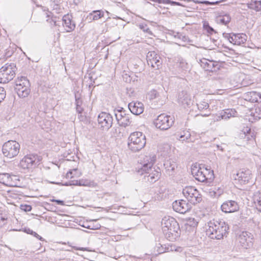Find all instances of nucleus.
I'll use <instances>...</instances> for the list:
<instances>
[{"label":"nucleus","mask_w":261,"mask_h":261,"mask_svg":"<svg viewBox=\"0 0 261 261\" xmlns=\"http://www.w3.org/2000/svg\"><path fill=\"white\" fill-rule=\"evenodd\" d=\"M156 161V156L154 154L146 155L138 167V172L140 174L145 173V179L150 183H153L160 177V173L152 167Z\"/></svg>","instance_id":"f257e3e1"},{"label":"nucleus","mask_w":261,"mask_h":261,"mask_svg":"<svg viewBox=\"0 0 261 261\" xmlns=\"http://www.w3.org/2000/svg\"><path fill=\"white\" fill-rule=\"evenodd\" d=\"M207 233L212 239L220 240L228 233L229 226L223 221L213 220L208 223Z\"/></svg>","instance_id":"f03ea898"},{"label":"nucleus","mask_w":261,"mask_h":261,"mask_svg":"<svg viewBox=\"0 0 261 261\" xmlns=\"http://www.w3.org/2000/svg\"><path fill=\"white\" fill-rule=\"evenodd\" d=\"M162 226L166 237L171 241L175 240L179 235V226L176 220L165 217L162 219Z\"/></svg>","instance_id":"7ed1b4c3"},{"label":"nucleus","mask_w":261,"mask_h":261,"mask_svg":"<svg viewBox=\"0 0 261 261\" xmlns=\"http://www.w3.org/2000/svg\"><path fill=\"white\" fill-rule=\"evenodd\" d=\"M191 172L195 179L200 182H211L214 178L213 171L205 167L204 165L192 166Z\"/></svg>","instance_id":"20e7f679"},{"label":"nucleus","mask_w":261,"mask_h":261,"mask_svg":"<svg viewBox=\"0 0 261 261\" xmlns=\"http://www.w3.org/2000/svg\"><path fill=\"white\" fill-rule=\"evenodd\" d=\"M146 137L142 132L132 133L128 138V147L133 152H138L143 149L146 144Z\"/></svg>","instance_id":"39448f33"},{"label":"nucleus","mask_w":261,"mask_h":261,"mask_svg":"<svg viewBox=\"0 0 261 261\" xmlns=\"http://www.w3.org/2000/svg\"><path fill=\"white\" fill-rule=\"evenodd\" d=\"M16 66L13 63L6 64L0 69V83L6 84L15 75Z\"/></svg>","instance_id":"423d86ee"},{"label":"nucleus","mask_w":261,"mask_h":261,"mask_svg":"<svg viewBox=\"0 0 261 261\" xmlns=\"http://www.w3.org/2000/svg\"><path fill=\"white\" fill-rule=\"evenodd\" d=\"M19 150V144L16 141L13 140H9L5 143L2 147L3 154L10 159L17 155Z\"/></svg>","instance_id":"0eeeda50"},{"label":"nucleus","mask_w":261,"mask_h":261,"mask_svg":"<svg viewBox=\"0 0 261 261\" xmlns=\"http://www.w3.org/2000/svg\"><path fill=\"white\" fill-rule=\"evenodd\" d=\"M182 194L188 201L192 204H196L202 200L201 195L194 187H186L183 189Z\"/></svg>","instance_id":"6e6552de"},{"label":"nucleus","mask_w":261,"mask_h":261,"mask_svg":"<svg viewBox=\"0 0 261 261\" xmlns=\"http://www.w3.org/2000/svg\"><path fill=\"white\" fill-rule=\"evenodd\" d=\"M41 159V157L37 154L27 155L20 161L19 167L23 169H32L39 164Z\"/></svg>","instance_id":"1a4fd4ad"},{"label":"nucleus","mask_w":261,"mask_h":261,"mask_svg":"<svg viewBox=\"0 0 261 261\" xmlns=\"http://www.w3.org/2000/svg\"><path fill=\"white\" fill-rule=\"evenodd\" d=\"M173 122L172 118L170 116L162 114L158 116L154 121V124L158 128L167 130L173 125Z\"/></svg>","instance_id":"9d476101"},{"label":"nucleus","mask_w":261,"mask_h":261,"mask_svg":"<svg viewBox=\"0 0 261 261\" xmlns=\"http://www.w3.org/2000/svg\"><path fill=\"white\" fill-rule=\"evenodd\" d=\"M97 120L103 130H108L112 126L113 119L109 113L101 112L99 114Z\"/></svg>","instance_id":"9b49d317"},{"label":"nucleus","mask_w":261,"mask_h":261,"mask_svg":"<svg viewBox=\"0 0 261 261\" xmlns=\"http://www.w3.org/2000/svg\"><path fill=\"white\" fill-rule=\"evenodd\" d=\"M147 64L149 66L156 69H159L162 65V60L160 55L155 51H149L146 56Z\"/></svg>","instance_id":"f8f14e48"},{"label":"nucleus","mask_w":261,"mask_h":261,"mask_svg":"<svg viewBox=\"0 0 261 261\" xmlns=\"http://www.w3.org/2000/svg\"><path fill=\"white\" fill-rule=\"evenodd\" d=\"M200 66L206 71L215 72L220 69V65L218 62L209 60L205 58L200 60Z\"/></svg>","instance_id":"ddd939ff"},{"label":"nucleus","mask_w":261,"mask_h":261,"mask_svg":"<svg viewBox=\"0 0 261 261\" xmlns=\"http://www.w3.org/2000/svg\"><path fill=\"white\" fill-rule=\"evenodd\" d=\"M225 37L227 38L230 43L239 45L245 43L247 38L246 35L243 33L226 34Z\"/></svg>","instance_id":"4468645a"},{"label":"nucleus","mask_w":261,"mask_h":261,"mask_svg":"<svg viewBox=\"0 0 261 261\" xmlns=\"http://www.w3.org/2000/svg\"><path fill=\"white\" fill-rule=\"evenodd\" d=\"M172 207L175 211L180 214H185L191 208V205L184 200L175 201L172 203Z\"/></svg>","instance_id":"2eb2a0df"},{"label":"nucleus","mask_w":261,"mask_h":261,"mask_svg":"<svg viewBox=\"0 0 261 261\" xmlns=\"http://www.w3.org/2000/svg\"><path fill=\"white\" fill-rule=\"evenodd\" d=\"M251 178V171L249 169H242L239 171L234 177L235 180H238L241 184L248 183Z\"/></svg>","instance_id":"dca6fc26"},{"label":"nucleus","mask_w":261,"mask_h":261,"mask_svg":"<svg viewBox=\"0 0 261 261\" xmlns=\"http://www.w3.org/2000/svg\"><path fill=\"white\" fill-rule=\"evenodd\" d=\"M178 102L184 107H189L192 103L191 95L186 91H181L177 96Z\"/></svg>","instance_id":"f3484780"},{"label":"nucleus","mask_w":261,"mask_h":261,"mask_svg":"<svg viewBox=\"0 0 261 261\" xmlns=\"http://www.w3.org/2000/svg\"><path fill=\"white\" fill-rule=\"evenodd\" d=\"M222 211L225 213H232L239 210V207L237 202L233 200H228L221 205Z\"/></svg>","instance_id":"a211bd4d"},{"label":"nucleus","mask_w":261,"mask_h":261,"mask_svg":"<svg viewBox=\"0 0 261 261\" xmlns=\"http://www.w3.org/2000/svg\"><path fill=\"white\" fill-rule=\"evenodd\" d=\"M164 166L167 174L169 175H173L175 169L177 168L176 160L172 158L166 160L164 163Z\"/></svg>","instance_id":"6ab92c4d"},{"label":"nucleus","mask_w":261,"mask_h":261,"mask_svg":"<svg viewBox=\"0 0 261 261\" xmlns=\"http://www.w3.org/2000/svg\"><path fill=\"white\" fill-rule=\"evenodd\" d=\"M130 111L136 115L142 114L144 111L143 104L139 101H132L128 105Z\"/></svg>","instance_id":"aec40b11"},{"label":"nucleus","mask_w":261,"mask_h":261,"mask_svg":"<svg viewBox=\"0 0 261 261\" xmlns=\"http://www.w3.org/2000/svg\"><path fill=\"white\" fill-rule=\"evenodd\" d=\"M252 239L251 233L247 231L242 232L239 236L238 240L242 247L247 248L249 247Z\"/></svg>","instance_id":"412c9836"},{"label":"nucleus","mask_w":261,"mask_h":261,"mask_svg":"<svg viewBox=\"0 0 261 261\" xmlns=\"http://www.w3.org/2000/svg\"><path fill=\"white\" fill-rule=\"evenodd\" d=\"M63 25L65 28L67 32H70L73 31L75 28V24L72 20L70 15H65L62 18Z\"/></svg>","instance_id":"4be33fe9"},{"label":"nucleus","mask_w":261,"mask_h":261,"mask_svg":"<svg viewBox=\"0 0 261 261\" xmlns=\"http://www.w3.org/2000/svg\"><path fill=\"white\" fill-rule=\"evenodd\" d=\"M16 177L15 176H11L8 173L0 174V182L4 185L9 187L14 186V182L13 178Z\"/></svg>","instance_id":"5701e85b"},{"label":"nucleus","mask_w":261,"mask_h":261,"mask_svg":"<svg viewBox=\"0 0 261 261\" xmlns=\"http://www.w3.org/2000/svg\"><path fill=\"white\" fill-rule=\"evenodd\" d=\"M15 91L19 97L25 98L28 97L30 93V86H28V84H25V86L24 87L19 86L18 87H15Z\"/></svg>","instance_id":"b1692460"},{"label":"nucleus","mask_w":261,"mask_h":261,"mask_svg":"<svg viewBox=\"0 0 261 261\" xmlns=\"http://www.w3.org/2000/svg\"><path fill=\"white\" fill-rule=\"evenodd\" d=\"M237 111L233 109H227L222 110L220 112V117L222 119L227 120L231 117H233L236 116Z\"/></svg>","instance_id":"393cba45"},{"label":"nucleus","mask_w":261,"mask_h":261,"mask_svg":"<svg viewBox=\"0 0 261 261\" xmlns=\"http://www.w3.org/2000/svg\"><path fill=\"white\" fill-rule=\"evenodd\" d=\"M104 16V12L102 10H94L89 13L87 18L91 20H97Z\"/></svg>","instance_id":"a878e982"},{"label":"nucleus","mask_w":261,"mask_h":261,"mask_svg":"<svg viewBox=\"0 0 261 261\" xmlns=\"http://www.w3.org/2000/svg\"><path fill=\"white\" fill-rule=\"evenodd\" d=\"M25 83H27L26 84H28V86H31L29 81L26 77L22 76L18 77L15 81V87H18L19 86L20 87H24L25 86Z\"/></svg>","instance_id":"bb28decb"},{"label":"nucleus","mask_w":261,"mask_h":261,"mask_svg":"<svg viewBox=\"0 0 261 261\" xmlns=\"http://www.w3.org/2000/svg\"><path fill=\"white\" fill-rule=\"evenodd\" d=\"M176 136L177 138L179 140L189 142V139H190L191 135L189 131L185 130L180 133V134L176 135Z\"/></svg>","instance_id":"cd10ccee"},{"label":"nucleus","mask_w":261,"mask_h":261,"mask_svg":"<svg viewBox=\"0 0 261 261\" xmlns=\"http://www.w3.org/2000/svg\"><path fill=\"white\" fill-rule=\"evenodd\" d=\"M253 201L256 209L261 212V193H256L253 197Z\"/></svg>","instance_id":"c85d7f7f"},{"label":"nucleus","mask_w":261,"mask_h":261,"mask_svg":"<svg viewBox=\"0 0 261 261\" xmlns=\"http://www.w3.org/2000/svg\"><path fill=\"white\" fill-rule=\"evenodd\" d=\"M132 123L130 115L127 114L118 123L120 126L126 127Z\"/></svg>","instance_id":"c756f323"},{"label":"nucleus","mask_w":261,"mask_h":261,"mask_svg":"<svg viewBox=\"0 0 261 261\" xmlns=\"http://www.w3.org/2000/svg\"><path fill=\"white\" fill-rule=\"evenodd\" d=\"M251 116L253 117V120H256L261 118V108L257 107L254 110H251Z\"/></svg>","instance_id":"7c9ffc66"},{"label":"nucleus","mask_w":261,"mask_h":261,"mask_svg":"<svg viewBox=\"0 0 261 261\" xmlns=\"http://www.w3.org/2000/svg\"><path fill=\"white\" fill-rule=\"evenodd\" d=\"M248 7L249 9L254 10L256 11H259L261 10V2L252 1L248 4Z\"/></svg>","instance_id":"2f4dec72"},{"label":"nucleus","mask_w":261,"mask_h":261,"mask_svg":"<svg viewBox=\"0 0 261 261\" xmlns=\"http://www.w3.org/2000/svg\"><path fill=\"white\" fill-rule=\"evenodd\" d=\"M114 114L116 119L118 123L127 114L125 111L123 110V108L120 110H114Z\"/></svg>","instance_id":"473e14b6"},{"label":"nucleus","mask_w":261,"mask_h":261,"mask_svg":"<svg viewBox=\"0 0 261 261\" xmlns=\"http://www.w3.org/2000/svg\"><path fill=\"white\" fill-rule=\"evenodd\" d=\"M231 20V18L228 14H225L223 16H220L217 18V21L220 23L224 25L228 24Z\"/></svg>","instance_id":"72a5a7b5"},{"label":"nucleus","mask_w":261,"mask_h":261,"mask_svg":"<svg viewBox=\"0 0 261 261\" xmlns=\"http://www.w3.org/2000/svg\"><path fill=\"white\" fill-rule=\"evenodd\" d=\"M158 248L157 251L159 254H161L165 252H169L171 251H173L172 247L171 246L169 247H166V245H164V246L161 245L160 244H158V246H156Z\"/></svg>","instance_id":"f704fd0d"},{"label":"nucleus","mask_w":261,"mask_h":261,"mask_svg":"<svg viewBox=\"0 0 261 261\" xmlns=\"http://www.w3.org/2000/svg\"><path fill=\"white\" fill-rule=\"evenodd\" d=\"M149 98L150 99H154L158 97H162V96L160 95L159 92L154 89L151 90L148 93ZM163 97L164 98L166 97V95L163 93Z\"/></svg>","instance_id":"c9c22d12"},{"label":"nucleus","mask_w":261,"mask_h":261,"mask_svg":"<svg viewBox=\"0 0 261 261\" xmlns=\"http://www.w3.org/2000/svg\"><path fill=\"white\" fill-rule=\"evenodd\" d=\"M243 132L245 138H246L247 140H250L251 138H254L255 137L254 132L250 128H246L243 130Z\"/></svg>","instance_id":"e433bc0d"},{"label":"nucleus","mask_w":261,"mask_h":261,"mask_svg":"<svg viewBox=\"0 0 261 261\" xmlns=\"http://www.w3.org/2000/svg\"><path fill=\"white\" fill-rule=\"evenodd\" d=\"M201 116L203 117L211 116V124H212V122L218 121L222 119V118H221V117H220V113L219 114H213L212 115H211V113H210L208 114H201Z\"/></svg>","instance_id":"4c0bfd02"},{"label":"nucleus","mask_w":261,"mask_h":261,"mask_svg":"<svg viewBox=\"0 0 261 261\" xmlns=\"http://www.w3.org/2000/svg\"><path fill=\"white\" fill-rule=\"evenodd\" d=\"M178 66L182 70L187 71L189 69V65L183 59H179L178 60Z\"/></svg>","instance_id":"58836bf2"},{"label":"nucleus","mask_w":261,"mask_h":261,"mask_svg":"<svg viewBox=\"0 0 261 261\" xmlns=\"http://www.w3.org/2000/svg\"><path fill=\"white\" fill-rule=\"evenodd\" d=\"M193 1L196 4H205L206 5H215L219 4L222 1H215V2H209L207 1H200L193 0Z\"/></svg>","instance_id":"ea45409f"},{"label":"nucleus","mask_w":261,"mask_h":261,"mask_svg":"<svg viewBox=\"0 0 261 261\" xmlns=\"http://www.w3.org/2000/svg\"><path fill=\"white\" fill-rule=\"evenodd\" d=\"M197 108L199 111L206 110L209 108L208 103L205 101H201L197 103Z\"/></svg>","instance_id":"a19ab883"},{"label":"nucleus","mask_w":261,"mask_h":261,"mask_svg":"<svg viewBox=\"0 0 261 261\" xmlns=\"http://www.w3.org/2000/svg\"><path fill=\"white\" fill-rule=\"evenodd\" d=\"M7 224V217L0 213V228Z\"/></svg>","instance_id":"79ce46f5"},{"label":"nucleus","mask_w":261,"mask_h":261,"mask_svg":"<svg viewBox=\"0 0 261 261\" xmlns=\"http://www.w3.org/2000/svg\"><path fill=\"white\" fill-rule=\"evenodd\" d=\"M139 27L144 32L148 33L149 35H152L151 31L146 24L141 23L139 24Z\"/></svg>","instance_id":"37998d69"},{"label":"nucleus","mask_w":261,"mask_h":261,"mask_svg":"<svg viewBox=\"0 0 261 261\" xmlns=\"http://www.w3.org/2000/svg\"><path fill=\"white\" fill-rule=\"evenodd\" d=\"M6 91L4 88L0 87V103L6 97Z\"/></svg>","instance_id":"c03bdc74"},{"label":"nucleus","mask_w":261,"mask_h":261,"mask_svg":"<svg viewBox=\"0 0 261 261\" xmlns=\"http://www.w3.org/2000/svg\"><path fill=\"white\" fill-rule=\"evenodd\" d=\"M78 184L80 186H89L90 185L89 182L86 180H80Z\"/></svg>","instance_id":"a18cd8bd"},{"label":"nucleus","mask_w":261,"mask_h":261,"mask_svg":"<svg viewBox=\"0 0 261 261\" xmlns=\"http://www.w3.org/2000/svg\"><path fill=\"white\" fill-rule=\"evenodd\" d=\"M21 209L25 212H30L32 210V207L30 205H21Z\"/></svg>","instance_id":"49530a36"},{"label":"nucleus","mask_w":261,"mask_h":261,"mask_svg":"<svg viewBox=\"0 0 261 261\" xmlns=\"http://www.w3.org/2000/svg\"><path fill=\"white\" fill-rule=\"evenodd\" d=\"M167 2H168V4H170L171 5H173V6L177 5V6H184L183 5H182L181 4H180L179 2L172 1H170V0H168Z\"/></svg>","instance_id":"de8ad7c7"},{"label":"nucleus","mask_w":261,"mask_h":261,"mask_svg":"<svg viewBox=\"0 0 261 261\" xmlns=\"http://www.w3.org/2000/svg\"><path fill=\"white\" fill-rule=\"evenodd\" d=\"M75 105L76 106L79 107V106H81L82 103V100L80 98H77L76 95L75 96Z\"/></svg>","instance_id":"09e8293b"},{"label":"nucleus","mask_w":261,"mask_h":261,"mask_svg":"<svg viewBox=\"0 0 261 261\" xmlns=\"http://www.w3.org/2000/svg\"><path fill=\"white\" fill-rule=\"evenodd\" d=\"M46 21H48L51 25H58V24H57V21L53 18H51V19L48 18L46 20Z\"/></svg>","instance_id":"8fccbe9b"},{"label":"nucleus","mask_w":261,"mask_h":261,"mask_svg":"<svg viewBox=\"0 0 261 261\" xmlns=\"http://www.w3.org/2000/svg\"><path fill=\"white\" fill-rule=\"evenodd\" d=\"M77 170V169H74L73 170H70L69 171H68L67 173V176L69 177H70L71 178L73 177V175H72L73 174V172H76V171Z\"/></svg>","instance_id":"3c124183"},{"label":"nucleus","mask_w":261,"mask_h":261,"mask_svg":"<svg viewBox=\"0 0 261 261\" xmlns=\"http://www.w3.org/2000/svg\"><path fill=\"white\" fill-rule=\"evenodd\" d=\"M50 201L52 202H55L58 204H59V205H64V201L62 200H61L52 199V200H50Z\"/></svg>","instance_id":"603ef678"},{"label":"nucleus","mask_w":261,"mask_h":261,"mask_svg":"<svg viewBox=\"0 0 261 261\" xmlns=\"http://www.w3.org/2000/svg\"><path fill=\"white\" fill-rule=\"evenodd\" d=\"M206 30H207V32L210 33V34H212L213 32H215V31L213 29V28H212L211 27H210L208 25H207V27L206 28Z\"/></svg>","instance_id":"864d4df0"},{"label":"nucleus","mask_w":261,"mask_h":261,"mask_svg":"<svg viewBox=\"0 0 261 261\" xmlns=\"http://www.w3.org/2000/svg\"><path fill=\"white\" fill-rule=\"evenodd\" d=\"M76 110L78 113L81 114L83 111V109L81 107V106H79V107L76 106Z\"/></svg>","instance_id":"5fc2aeb1"},{"label":"nucleus","mask_w":261,"mask_h":261,"mask_svg":"<svg viewBox=\"0 0 261 261\" xmlns=\"http://www.w3.org/2000/svg\"><path fill=\"white\" fill-rule=\"evenodd\" d=\"M32 235H33L34 237L38 238L40 240H43V238L35 231H34L33 234Z\"/></svg>","instance_id":"6e6d98bb"},{"label":"nucleus","mask_w":261,"mask_h":261,"mask_svg":"<svg viewBox=\"0 0 261 261\" xmlns=\"http://www.w3.org/2000/svg\"><path fill=\"white\" fill-rule=\"evenodd\" d=\"M71 186H79V180H72L70 181Z\"/></svg>","instance_id":"4d7b16f0"},{"label":"nucleus","mask_w":261,"mask_h":261,"mask_svg":"<svg viewBox=\"0 0 261 261\" xmlns=\"http://www.w3.org/2000/svg\"><path fill=\"white\" fill-rule=\"evenodd\" d=\"M26 232L28 233L31 234H33V232H34V231L32 230H31L30 229H28L27 230H26Z\"/></svg>","instance_id":"13d9d810"},{"label":"nucleus","mask_w":261,"mask_h":261,"mask_svg":"<svg viewBox=\"0 0 261 261\" xmlns=\"http://www.w3.org/2000/svg\"><path fill=\"white\" fill-rule=\"evenodd\" d=\"M74 249L76 250H86V248H84L74 247Z\"/></svg>","instance_id":"bf43d9fd"},{"label":"nucleus","mask_w":261,"mask_h":261,"mask_svg":"<svg viewBox=\"0 0 261 261\" xmlns=\"http://www.w3.org/2000/svg\"><path fill=\"white\" fill-rule=\"evenodd\" d=\"M64 185L66 186H71V182L70 181L69 182H66V183H65L64 184Z\"/></svg>","instance_id":"052dcab7"},{"label":"nucleus","mask_w":261,"mask_h":261,"mask_svg":"<svg viewBox=\"0 0 261 261\" xmlns=\"http://www.w3.org/2000/svg\"><path fill=\"white\" fill-rule=\"evenodd\" d=\"M115 130L116 133H117V132H118L119 133H120V128L119 127L116 128Z\"/></svg>","instance_id":"680f3d73"},{"label":"nucleus","mask_w":261,"mask_h":261,"mask_svg":"<svg viewBox=\"0 0 261 261\" xmlns=\"http://www.w3.org/2000/svg\"><path fill=\"white\" fill-rule=\"evenodd\" d=\"M217 148H218L219 149L221 150V151H223V148H222L220 146H219V145H217Z\"/></svg>","instance_id":"e2e57ef3"},{"label":"nucleus","mask_w":261,"mask_h":261,"mask_svg":"<svg viewBox=\"0 0 261 261\" xmlns=\"http://www.w3.org/2000/svg\"><path fill=\"white\" fill-rule=\"evenodd\" d=\"M100 225H99V226H97L95 229H98L99 227H100Z\"/></svg>","instance_id":"0e129e2a"},{"label":"nucleus","mask_w":261,"mask_h":261,"mask_svg":"<svg viewBox=\"0 0 261 261\" xmlns=\"http://www.w3.org/2000/svg\"><path fill=\"white\" fill-rule=\"evenodd\" d=\"M117 19H121V18L120 17H117Z\"/></svg>","instance_id":"69168bd1"},{"label":"nucleus","mask_w":261,"mask_h":261,"mask_svg":"<svg viewBox=\"0 0 261 261\" xmlns=\"http://www.w3.org/2000/svg\"><path fill=\"white\" fill-rule=\"evenodd\" d=\"M249 121H251L252 122L253 121V120H251V118H249Z\"/></svg>","instance_id":"338daca9"},{"label":"nucleus","mask_w":261,"mask_h":261,"mask_svg":"<svg viewBox=\"0 0 261 261\" xmlns=\"http://www.w3.org/2000/svg\"><path fill=\"white\" fill-rule=\"evenodd\" d=\"M47 17H49V15L48 14L47 15Z\"/></svg>","instance_id":"774afa93"}]
</instances>
